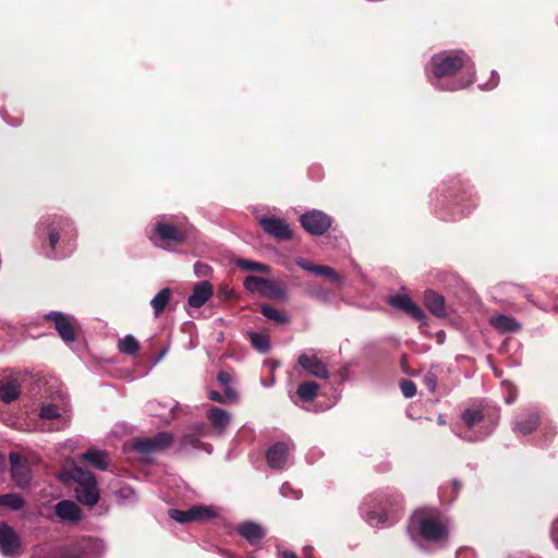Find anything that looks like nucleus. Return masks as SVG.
Segmentation results:
<instances>
[{"label":"nucleus","mask_w":558,"mask_h":558,"mask_svg":"<svg viewBox=\"0 0 558 558\" xmlns=\"http://www.w3.org/2000/svg\"><path fill=\"white\" fill-rule=\"evenodd\" d=\"M465 428L472 435L465 438L469 441L482 440L490 435L497 426L499 415L484 409H465L461 414Z\"/></svg>","instance_id":"1"},{"label":"nucleus","mask_w":558,"mask_h":558,"mask_svg":"<svg viewBox=\"0 0 558 558\" xmlns=\"http://www.w3.org/2000/svg\"><path fill=\"white\" fill-rule=\"evenodd\" d=\"M410 527L417 529L420 535L426 541H440L447 535L442 523L424 510H417L410 519Z\"/></svg>","instance_id":"2"},{"label":"nucleus","mask_w":558,"mask_h":558,"mask_svg":"<svg viewBox=\"0 0 558 558\" xmlns=\"http://www.w3.org/2000/svg\"><path fill=\"white\" fill-rule=\"evenodd\" d=\"M468 56L464 51L439 53L432 58V72L436 78L454 75L465 66Z\"/></svg>","instance_id":"3"},{"label":"nucleus","mask_w":558,"mask_h":558,"mask_svg":"<svg viewBox=\"0 0 558 558\" xmlns=\"http://www.w3.org/2000/svg\"><path fill=\"white\" fill-rule=\"evenodd\" d=\"M62 558H100L102 544L92 537H83L66 543L60 547Z\"/></svg>","instance_id":"4"},{"label":"nucleus","mask_w":558,"mask_h":558,"mask_svg":"<svg viewBox=\"0 0 558 558\" xmlns=\"http://www.w3.org/2000/svg\"><path fill=\"white\" fill-rule=\"evenodd\" d=\"M168 515L179 523L203 522L216 518L217 510L211 506L198 505L186 510L171 508Z\"/></svg>","instance_id":"5"},{"label":"nucleus","mask_w":558,"mask_h":558,"mask_svg":"<svg viewBox=\"0 0 558 558\" xmlns=\"http://www.w3.org/2000/svg\"><path fill=\"white\" fill-rule=\"evenodd\" d=\"M72 225L73 223L69 218L58 216L51 221L50 219H47L46 221L40 222L38 229L47 232L49 247L51 251H54L61 235L65 239L68 233L73 231Z\"/></svg>","instance_id":"6"},{"label":"nucleus","mask_w":558,"mask_h":558,"mask_svg":"<svg viewBox=\"0 0 558 558\" xmlns=\"http://www.w3.org/2000/svg\"><path fill=\"white\" fill-rule=\"evenodd\" d=\"M46 320L52 322L60 338L66 343L76 341L77 325L73 317L61 312H49L44 316Z\"/></svg>","instance_id":"7"},{"label":"nucleus","mask_w":558,"mask_h":558,"mask_svg":"<svg viewBox=\"0 0 558 558\" xmlns=\"http://www.w3.org/2000/svg\"><path fill=\"white\" fill-rule=\"evenodd\" d=\"M173 442V436L167 432H159L151 437L137 438L133 442L134 451L148 454L167 449Z\"/></svg>","instance_id":"8"},{"label":"nucleus","mask_w":558,"mask_h":558,"mask_svg":"<svg viewBox=\"0 0 558 558\" xmlns=\"http://www.w3.org/2000/svg\"><path fill=\"white\" fill-rule=\"evenodd\" d=\"M9 461L12 481L20 488L27 487L32 481V471L27 459L19 452L11 451L9 453Z\"/></svg>","instance_id":"9"},{"label":"nucleus","mask_w":558,"mask_h":558,"mask_svg":"<svg viewBox=\"0 0 558 558\" xmlns=\"http://www.w3.org/2000/svg\"><path fill=\"white\" fill-rule=\"evenodd\" d=\"M155 234L159 241L160 246L166 247L170 244H182L186 240V233L173 223L158 220L154 227Z\"/></svg>","instance_id":"10"},{"label":"nucleus","mask_w":558,"mask_h":558,"mask_svg":"<svg viewBox=\"0 0 558 558\" xmlns=\"http://www.w3.org/2000/svg\"><path fill=\"white\" fill-rule=\"evenodd\" d=\"M302 227L313 235H322L331 227V218L320 210H312L300 217Z\"/></svg>","instance_id":"11"},{"label":"nucleus","mask_w":558,"mask_h":558,"mask_svg":"<svg viewBox=\"0 0 558 558\" xmlns=\"http://www.w3.org/2000/svg\"><path fill=\"white\" fill-rule=\"evenodd\" d=\"M0 551L7 557L19 556L22 553L20 536L4 522L0 523Z\"/></svg>","instance_id":"12"},{"label":"nucleus","mask_w":558,"mask_h":558,"mask_svg":"<svg viewBox=\"0 0 558 558\" xmlns=\"http://www.w3.org/2000/svg\"><path fill=\"white\" fill-rule=\"evenodd\" d=\"M298 364L307 374L318 379H328L330 376L327 365L315 354H300L298 357Z\"/></svg>","instance_id":"13"},{"label":"nucleus","mask_w":558,"mask_h":558,"mask_svg":"<svg viewBox=\"0 0 558 558\" xmlns=\"http://www.w3.org/2000/svg\"><path fill=\"white\" fill-rule=\"evenodd\" d=\"M388 302L391 306L404 312L416 322H422L426 318L424 311L407 294L392 295Z\"/></svg>","instance_id":"14"},{"label":"nucleus","mask_w":558,"mask_h":558,"mask_svg":"<svg viewBox=\"0 0 558 558\" xmlns=\"http://www.w3.org/2000/svg\"><path fill=\"white\" fill-rule=\"evenodd\" d=\"M262 229L280 241L290 240L292 231L288 223L278 218H263L259 221Z\"/></svg>","instance_id":"15"},{"label":"nucleus","mask_w":558,"mask_h":558,"mask_svg":"<svg viewBox=\"0 0 558 558\" xmlns=\"http://www.w3.org/2000/svg\"><path fill=\"white\" fill-rule=\"evenodd\" d=\"M289 446L283 441H278L268 448L266 460L269 468L274 470H282L288 461Z\"/></svg>","instance_id":"16"},{"label":"nucleus","mask_w":558,"mask_h":558,"mask_svg":"<svg viewBox=\"0 0 558 558\" xmlns=\"http://www.w3.org/2000/svg\"><path fill=\"white\" fill-rule=\"evenodd\" d=\"M296 265L308 272L327 278L330 282L337 283L341 280V276L329 266L316 265L305 258H299Z\"/></svg>","instance_id":"17"},{"label":"nucleus","mask_w":558,"mask_h":558,"mask_svg":"<svg viewBox=\"0 0 558 558\" xmlns=\"http://www.w3.org/2000/svg\"><path fill=\"white\" fill-rule=\"evenodd\" d=\"M214 290L210 282L204 280L197 282L189 296L187 303L191 307H202L213 295Z\"/></svg>","instance_id":"18"},{"label":"nucleus","mask_w":558,"mask_h":558,"mask_svg":"<svg viewBox=\"0 0 558 558\" xmlns=\"http://www.w3.org/2000/svg\"><path fill=\"white\" fill-rule=\"evenodd\" d=\"M424 305L436 317H446V302L445 298L434 290H426L424 292Z\"/></svg>","instance_id":"19"},{"label":"nucleus","mask_w":558,"mask_h":558,"mask_svg":"<svg viewBox=\"0 0 558 558\" xmlns=\"http://www.w3.org/2000/svg\"><path fill=\"white\" fill-rule=\"evenodd\" d=\"M539 426V415L536 411L529 410L518 417L513 430L521 435H530Z\"/></svg>","instance_id":"20"},{"label":"nucleus","mask_w":558,"mask_h":558,"mask_svg":"<svg viewBox=\"0 0 558 558\" xmlns=\"http://www.w3.org/2000/svg\"><path fill=\"white\" fill-rule=\"evenodd\" d=\"M236 531L239 535L245 538L251 545L258 544L266 535L262 525L251 521L239 524Z\"/></svg>","instance_id":"21"},{"label":"nucleus","mask_w":558,"mask_h":558,"mask_svg":"<svg viewBox=\"0 0 558 558\" xmlns=\"http://www.w3.org/2000/svg\"><path fill=\"white\" fill-rule=\"evenodd\" d=\"M74 493H75V497L76 499L81 502V504H84L86 506H94L98 502L99 500V490H98V487H97V482L96 483H90L87 484V485H82V486H75L74 487Z\"/></svg>","instance_id":"22"},{"label":"nucleus","mask_w":558,"mask_h":558,"mask_svg":"<svg viewBox=\"0 0 558 558\" xmlns=\"http://www.w3.org/2000/svg\"><path fill=\"white\" fill-rule=\"evenodd\" d=\"M56 514L61 520L77 522L81 518V509L74 501L62 500L56 506Z\"/></svg>","instance_id":"23"},{"label":"nucleus","mask_w":558,"mask_h":558,"mask_svg":"<svg viewBox=\"0 0 558 558\" xmlns=\"http://www.w3.org/2000/svg\"><path fill=\"white\" fill-rule=\"evenodd\" d=\"M21 395V385L16 378L0 381V400L7 404L15 401Z\"/></svg>","instance_id":"24"},{"label":"nucleus","mask_w":558,"mask_h":558,"mask_svg":"<svg viewBox=\"0 0 558 558\" xmlns=\"http://www.w3.org/2000/svg\"><path fill=\"white\" fill-rule=\"evenodd\" d=\"M81 459L88 462L97 470H106L109 465V456L107 452L97 450V449H88L84 453L81 454Z\"/></svg>","instance_id":"25"},{"label":"nucleus","mask_w":558,"mask_h":558,"mask_svg":"<svg viewBox=\"0 0 558 558\" xmlns=\"http://www.w3.org/2000/svg\"><path fill=\"white\" fill-rule=\"evenodd\" d=\"M207 418L211 426L219 432L225 430L231 421L230 414L226 410L218 407H211L208 410Z\"/></svg>","instance_id":"26"},{"label":"nucleus","mask_w":558,"mask_h":558,"mask_svg":"<svg viewBox=\"0 0 558 558\" xmlns=\"http://www.w3.org/2000/svg\"><path fill=\"white\" fill-rule=\"evenodd\" d=\"M263 286V296L271 300H284L287 298V290L283 283L265 278Z\"/></svg>","instance_id":"27"},{"label":"nucleus","mask_w":558,"mask_h":558,"mask_svg":"<svg viewBox=\"0 0 558 558\" xmlns=\"http://www.w3.org/2000/svg\"><path fill=\"white\" fill-rule=\"evenodd\" d=\"M490 325L502 333L520 330V324L514 318L502 314L492 317Z\"/></svg>","instance_id":"28"},{"label":"nucleus","mask_w":558,"mask_h":558,"mask_svg":"<svg viewBox=\"0 0 558 558\" xmlns=\"http://www.w3.org/2000/svg\"><path fill=\"white\" fill-rule=\"evenodd\" d=\"M319 385L316 381L307 380L301 383L296 389V395L304 402H312L318 395Z\"/></svg>","instance_id":"29"},{"label":"nucleus","mask_w":558,"mask_h":558,"mask_svg":"<svg viewBox=\"0 0 558 558\" xmlns=\"http://www.w3.org/2000/svg\"><path fill=\"white\" fill-rule=\"evenodd\" d=\"M171 294L172 292L169 288H163L150 301L156 317H159L160 314L165 311L171 299Z\"/></svg>","instance_id":"30"},{"label":"nucleus","mask_w":558,"mask_h":558,"mask_svg":"<svg viewBox=\"0 0 558 558\" xmlns=\"http://www.w3.org/2000/svg\"><path fill=\"white\" fill-rule=\"evenodd\" d=\"M69 476L75 482V486L87 485L90 483H96V476L87 470H84L81 466H74L70 472Z\"/></svg>","instance_id":"31"},{"label":"nucleus","mask_w":558,"mask_h":558,"mask_svg":"<svg viewBox=\"0 0 558 558\" xmlns=\"http://www.w3.org/2000/svg\"><path fill=\"white\" fill-rule=\"evenodd\" d=\"M0 506L12 511H19L25 506V499L15 493L0 495Z\"/></svg>","instance_id":"32"},{"label":"nucleus","mask_w":558,"mask_h":558,"mask_svg":"<svg viewBox=\"0 0 558 558\" xmlns=\"http://www.w3.org/2000/svg\"><path fill=\"white\" fill-rule=\"evenodd\" d=\"M235 265L241 269L247 271H255L265 275H268L270 272V267L268 265L245 258H238L235 260Z\"/></svg>","instance_id":"33"},{"label":"nucleus","mask_w":558,"mask_h":558,"mask_svg":"<svg viewBox=\"0 0 558 558\" xmlns=\"http://www.w3.org/2000/svg\"><path fill=\"white\" fill-rule=\"evenodd\" d=\"M252 345L260 353H266L270 349L269 336L266 333H259L251 331L248 333Z\"/></svg>","instance_id":"34"},{"label":"nucleus","mask_w":558,"mask_h":558,"mask_svg":"<svg viewBox=\"0 0 558 558\" xmlns=\"http://www.w3.org/2000/svg\"><path fill=\"white\" fill-rule=\"evenodd\" d=\"M118 348L119 351L124 354L135 355L140 350V343L135 337L126 335L124 338L119 340Z\"/></svg>","instance_id":"35"},{"label":"nucleus","mask_w":558,"mask_h":558,"mask_svg":"<svg viewBox=\"0 0 558 558\" xmlns=\"http://www.w3.org/2000/svg\"><path fill=\"white\" fill-rule=\"evenodd\" d=\"M260 313L268 319L275 320L278 324H287L289 322V318L283 313L268 304L260 306Z\"/></svg>","instance_id":"36"},{"label":"nucleus","mask_w":558,"mask_h":558,"mask_svg":"<svg viewBox=\"0 0 558 558\" xmlns=\"http://www.w3.org/2000/svg\"><path fill=\"white\" fill-rule=\"evenodd\" d=\"M265 278L250 275L244 279L243 286L251 293H259L262 295Z\"/></svg>","instance_id":"37"},{"label":"nucleus","mask_w":558,"mask_h":558,"mask_svg":"<svg viewBox=\"0 0 558 558\" xmlns=\"http://www.w3.org/2000/svg\"><path fill=\"white\" fill-rule=\"evenodd\" d=\"M31 558H62L61 549L59 548H44L39 547L34 550Z\"/></svg>","instance_id":"38"},{"label":"nucleus","mask_w":558,"mask_h":558,"mask_svg":"<svg viewBox=\"0 0 558 558\" xmlns=\"http://www.w3.org/2000/svg\"><path fill=\"white\" fill-rule=\"evenodd\" d=\"M60 416L59 408L56 404H44L40 408V417L44 420H54Z\"/></svg>","instance_id":"39"},{"label":"nucleus","mask_w":558,"mask_h":558,"mask_svg":"<svg viewBox=\"0 0 558 558\" xmlns=\"http://www.w3.org/2000/svg\"><path fill=\"white\" fill-rule=\"evenodd\" d=\"M400 389L405 398H413L416 395V385L410 379H401Z\"/></svg>","instance_id":"40"},{"label":"nucleus","mask_w":558,"mask_h":558,"mask_svg":"<svg viewBox=\"0 0 558 558\" xmlns=\"http://www.w3.org/2000/svg\"><path fill=\"white\" fill-rule=\"evenodd\" d=\"M424 385L428 389L429 392H435L437 389V383L438 378L436 373H434L432 369L427 371L424 375Z\"/></svg>","instance_id":"41"},{"label":"nucleus","mask_w":558,"mask_h":558,"mask_svg":"<svg viewBox=\"0 0 558 558\" xmlns=\"http://www.w3.org/2000/svg\"><path fill=\"white\" fill-rule=\"evenodd\" d=\"M181 445L183 447H191L194 449H198L202 446V441L199 437L195 434H186L181 439Z\"/></svg>","instance_id":"42"},{"label":"nucleus","mask_w":558,"mask_h":558,"mask_svg":"<svg viewBox=\"0 0 558 558\" xmlns=\"http://www.w3.org/2000/svg\"><path fill=\"white\" fill-rule=\"evenodd\" d=\"M194 271L198 277H207L211 272V267L205 263L197 262L194 265Z\"/></svg>","instance_id":"43"},{"label":"nucleus","mask_w":558,"mask_h":558,"mask_svg":"<svg viewBox=\"0 0 558 558\" xmlns=\"http://www.w3.org/2000/svg\"><path fill=\"white\" fill-rule=\"evenodd\" d=\"M367 521L373 524L374 521L377 522V524H384L387 521V514L386 513H379L376 511H369L367 513Z\"/></svg>","instance_id":"44"},{"label":"nucleus","mask_w":558,"mask_h":558,"mask_svg":"<svg viewBox=\"0 0 558 558\" xmlns=\"http://www.w3.org/2000/svg\"><path fill=\"white\" fill-rule=\"evenodd\" d=\"M508 395L505 399L507 404H511L517 400L518 389L512 385H507Z\"/></svg>","instance_id":"45"},{"label":"nucleus","mask_w":558,"mask_h":558,"mask_svg":"<svg viewBox=\"0 0 558 558\" xmlns=\"http://www.w3.org/2000/svg\"><path fill=\"white\" fill-rule=\"evenodd\" d=\"M549 536L551 542L558 549V518L551 523Z\"/></svg>","instance_id":"46"},{"label":"nucleus","mask_w":558,"mask_h":558,"mask_svg":"<svg viewBox=\"0 0 558 558\" xmlns=\"http://www.w3.org/2000/svg\"><path fill=\"white\" fill-rule=\"evenodd\" d=\"M217 380L221 385L229 387V384L231 383V375L228 372L220 371L217 375Z\"/></svg>","instance_id":"47"},{"label":"nucleus","mask_w":558,"mask_h":558,"mask_svg":"<svg viewBox=\"0 0 558 558\" xmlns=\"http://www.w3.org/2000/svg\"><path fill=\"white\" fill-rule=\"evenodd\" d=\"M222 396L226 398V402L235 401L238 399L236 392L231 387H226Z\"/></svg>","instance_id":"48"},{"label":"nucleus","mask_w":558,"mask_h":558,"mask_svg":"<svg viewBox=\"0 0 558 558\" xmlns=\"http://www.w3.org/2000/svg\"><path fill=\"white\" fill-rule=\"evenodd\" d=\"M208 398L219 403H226V398H223V396L220 392L215 390L209 391Z\"/></svg>","instance_id":"49"},{"label":"nucleus","mask_w":558,"mask_h":558,"mask_svg":"<svg viewBox=\"0 0 558 558\" xmlns=\"http://www.w3.org/2000/svg\"><path fill=\"white\" fill-rule=\"evenodd\" d=\"M471 83H472V80H469V81H465V82H460L459 84L454 85L453 87H451L449 89L450 90H454V89L463 88L465 86H469Z\"/></svg>","instance_id":"50"},{"label":"nucleus","mask_w":558,"mask_h":558,"mask_svg":"<svg viewBox=\"0 0 558 558\" xmlns=\"http://www.w3.org/2000/svg\"><path fill=\"white\" fill-rule=\"evenodd\" d=\"M401 368L403 371V373L405 374H410L409 372V365L407 363V357L403 355L402 359H401Z\"/></svg>","instance_id":"51"},{"label":"nucleus","mask_w":558,"mask_h":558,"mask_svg":"<svg viewBox=\"0 0 558 558\" xmlns=\"http://www.w3.org/2000/svg\"><path fill=\"white\" fill-rule=\"evenodd\" d=\"M461 487H462V484L458 480L452 481V488H453L456 495L461 489Z\"/></svg>","instance_id":"52"},{"label":"nucleus","mask_w":558,"mask_h":558,"mask_svg":"<svg viewBox=\"0 0 558 558\" xmlns=\"http://www.w3.org/2000/svg\"><path fill=\"white\" fill-rule=\"evenodd\" d=\"M282 558H298L296 554L291 550H284L282 553Z\"/></svg>","instance_id":"53"},{"label":"nucleus","mask_w":558,"mask_h":558,"mask_svg":"<svg viewBox=\"0 0 558 558\" xmlns=\"http://www.w3.org/2000/svg\"><path fill=\"white\" fill-rule=\"evenodd\" d=\"M555 434H556V432H553V433H551V432H550V433H549V432H547V433H545V438H546V440H550V439H551V437H553Z\"/></svg>","instance_id":"54"},{"label":"nucleus","mask_w":558,"mask_h":558,"mask_svg":"<svg viewBox=\"0 0 558 558\" xmlns=\"http://www.w3.org/2000/svg\"><path fill=\"white\" fill-rule=\"evenodd\" d=\"M278 364L276 362H272L271 367H276Z\"/></svg>","instance_id":"55"},{"label":"nucleus","mask_w":558,"mask_h":558,"mask_svg":"<svg viewBox=\"0 0 558 558\" xmlns=\"http://www.w3.org/2000/svg\"><path fill=\"white\" fill-rule=\"evenodd\" d=\"M250 558H254V557H250Z\"/></svg>","instance_id":"56"}]
</instances>
